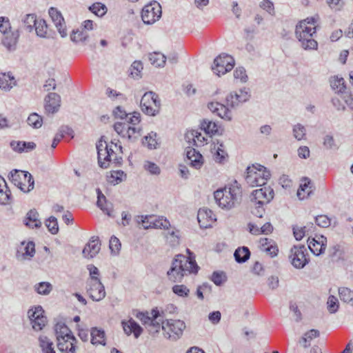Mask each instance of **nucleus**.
<instances>
[{"label": "nucleus", "mask_w": 353, "mask_h": 353, "mask_svg": "<svg viewBox=\"0 0 353 353\" xmlns=\"http://www.w3.org/2000/svg\"><path fill=\"white\" fill-rule=\"evenodd\" d=\"M136 317L147 327L149 323L152 322V315H151V313L149 314L148 312H138L136 314Z\"/></svg>", "instance_id": "nucleus-59"}, {"label": "nucleus", "mask_w": 353, "mask_h": 353, "mask_svg": "<svg viewBox=\"0 0 353 353\" xmlns=\"http://www.w3.org/2000/svg\"><path fill=\"white\" fill-rule=\"evenodd\" d=\"M97 149L98 163L101 168H106L112 161H114L115 163L117 161L114 150L109 148L105 141H103L101 139L97 144Z\"/></svg>", "instance_id": "nucleus-7"}, {"label": "nucleus", "mask_w": 353, "mask_h": 353, "mask_svg": "<svg viewBox=\"0 0 353 353\" xmlns=\"http://www.w3.org/2000/svg\"><path fill=\"white\" fill-rule=\"evenodd\" d=\"M10 179L21 191L29 192L34 188V181L30 173L14 170L10 172Z\"/></svg>", "instance_id": "nucleus-5"}, {"label": "nucleus", "mask_w": 353, "mask_h": 353, "mask_svg": "<svg viewBox=\"0 0 353 353\" xmlns=\"http://www.w3.org/2000/svg\"><path fill=\"white\" fill-rule=\"evenodd\" d=\"M87 292L94 301H100L105 296V288L97 276H92L88 280Z\"/></svg>", "instance_id": "nucleus-11"}, {"label": "nucleus", "mask_w": 353, "mask_h": 353, "mask_svg": "<svg viewBox=\"0 0 353 353\" xmlns=\"http://www.w3.org/2000/svg\"><path fill=\"white\" fill-rule=\"evenodd\" d=\"M223 145L221 143L216 149L214 158L215 161L223 163L228 157L227 152L223 149Z\"/></svg>", "instance_id": "nucleus-54"}, {"label": "nucleus", "mask_w": 353, "mask_h": 353, "mask_svg": "<svg viewBox=\"0 0 353 353\" xmlns=\"http://www.w3.org/2000/svg\"><path fill=\"white\" fill-rule=\"evenodd\" d=\"M149 59L152 65L157 67H163L165 63L166 57L160 52H153L150 54Z\"/></svg>", "instance_id": "nucleus-37"}, {"label": "nucleus", "mask_w": 353, "mask_h": 353, "mask_svg": "<svg viewBox=\"0 0 353 353\" xmlns=\"http://www.w3.org/2000/svg\"><path fill=\"white\" fill-rule=\"evenodd\" d=\"M19 36V34L17 30L6 33L3 34L1 38L2 44L9 50H14Z\"/></svg>", "instance_id": "nucleus-23"}, {"label": "nucleus", "mask_w": 353, "mask_h": 353, "mask_svg": "<svg viewBox=\"0 0 353 353\" xmlns=\"http://www.w3.org/2000/svg\"><path fill=\"white\" fill-rule=\"evenodd\" d=\"M123 172L121 170L113 171L111 172L109 181L112 183H119L122 181Z\"/></svg>", "instance_id": "nucleus-64"}, {"label": "nucleus", "mask_w": 353, "mask_h": 353, "mask_svg": "<svg viewBox=\"0 0 353 353\" xmlns=\"http://www.w3.org/2000/svg\"><path fill=\"white\" fill-rule=\"evenodd\" d=\"M185 324L181 320H166L162 322V330L165 332V337L176 340L183 334L185 328Z\"/></svg>", "instance_id": "nucleus-8"}, {"label": "nucleus", "mask_w": 353, "mask_h": 353, "mask_svg": "<svg viewBox=\"0 0 353 353\" xmlns=\"http://www.w3.org/2000/svg\"><path fill=\"white\" fill-rule=\"evenodd\" d=\"M323 145L327 150H334L337 148V145L333 136L327 134L323 137Z\"/></svg>", "instance_id": "nucleus-53"}, {"label": "nucleus", "mask_w": 353, "mask_h": 353, "mask_svg": "<svg viewBox=\"0 0 353 353\" xmlns=\"http://www.w3.org/2000/svg\"><path fill=\"white\" fill-rule=\"evenodd\" d=\"M187 252L190 254L188 257L178 254L173 260L171 268L167 272L168 279L172 282H181L185 276L197 273L199 266L194 257L192 256V253L189 249H187Z\"/></svg>", "instance_id": "nucleus-1"}, {"label": "nucleus", "mask_w": 353, "mask_h": 353, "mask_svg": "<svg viewBox=\"0 0 353 353\" xmlns=\"http://www.w3.org/2000/svg\"><path fill=\"white\" fill-rule=\"evenodd\" d=\"M101 243L98 236H92L84 247L82 254L85 258H93L100 251Z\"/></svg>", "instance_id": "nucleus-17"}, {"label": "nucleus", "mask_w": 353, "mask_h": 353, "mask_svg": "<svg viewBox=\"0 0 353 353\" xmlns=\"http://www.w3.org/2000/svg\"><path fill=\"white\" fill-rule=\"evenodd\" d=\"M13 31L11 28L10 21L8 18L0 17V32L2 34Z\"/></svg>", "instance_id": "nucleus-55"}, {"label": "nucleus", "mask_w": 353, "mask_h": 353, "mask_svg": "<svg viewBox=\"0 0 353 353\" xmlns=\"http://www.w3.org/2000/svg\"><path fill=\"white\" fill-rule=\"evenodd\" d=\"M305 127L301 124H296L293 128V135L294 138L299 141L305 139Z\"/></svg>", "instance_id": "nucleus-44"}, {"label": "nucleus", "mask_w": 353, "mask_h": 353, "mask_svg": "<svg viewBox=\"0 0 353 353\" xmlns=\"http://www.w3.org/2000/svg\"><path fill=\"white\" fill-rule=\"evenodd\" d=\"M16 85L14 77L10 73H2L0 74V88L5 90H10Z\"/></svg>", "instance_id": "nucleus-31"}, {"label": "nucleus", "mask_w": 353, "mask_h": 353, "mask_svg": "<svg viewBox=\"0 0 353 353\" xmlns=\"http://www.w3.org/2000/svg\"><path fill=\"white\" fill-rule=\"evenodd\" d=\"M23 256L24 259H30L32 257L35 253L34 243L32 241L28 242L23 248Z\"/></svg>", "instance_id": "nucleus-52"}, {"label": "nucleus", "mask_w": 353, "mask_h": 353, "mask_svg": "<svg viewBox=\"0 0 353 353\" xmlns=\"http://www.w3.org/2000/svg\"><path fill=\"white\" fill-rule=\"evenodd\" d=\"M91 343L93 345H105V334L103 330L93 327L90 332Z\"/></svg>", "instance_id": "nucleus-30"}, {"label": "nucleus", "mask_w": 353, "mask_h": 353, "mask_svg": "<svg viewBox=\"0 0 353 353\" xmlns=\"http://www.w3.org/2000/svg\"><path fill=\"white\" fill-rule=\"evenodd\" d=\"M234 65V60L232 57L221 54L214 60V65L212 67L213 72L218 76L224 74L230 71Z\"/></svg>", "instance_id": "nucleus-10"}, {"label": "nucleus", "mask_w": 353, "mask_h": 353, "mask_svg": "<svg viewBox=\"0 0 353 353\" xmlns=\"http://www.w3.org/2000/svg\"><path fill=\"white\" fill-rule=\"evenodd\" d=\"M46 225L52 234H56L59 232L58 222L54 216L49 217L46 222Z\"/></svg>", "instance_id": "nucleus-47"}, {"label": "nucleus", "mask_w": 353, "mask_h": 353, "mask_svg": "<svg viewBox=\"0 0 353 353\" xmlns=\"http://www.w3.org/2000/svg\"><path fill=\"white\" fill-rule=\"evenodd\" d=\"M313 227V223H310L307 226L299 227L297 225H294L292 228L293 234L295 239L297 241L301 240L304 236L309 232V230Z\"/></svg>", "instance_id": "nucleus-36"}, {"label": "nucleus", "mask_w": 353, "mask_h": 353, "mask_svg": "<svg viewBox=\"0 0 353 353\" xmlns=\"http://www.w3.org/2000/svg\"><path fill=\"white\" fill-rule=\"evenodd\" d=\"M270 176V171L267 170L264 166L261 165H258L257 167L253 165L247 168L245 181L252 187L263 186L266 184Z\"/></svg>", "instance_id": "nucleus-4"}, {"label": "nucleus", "mask_w": 353, "mask_h": 353, "mask_svg": "<svg viewBox=\"0 0 353 353\" xmlns=\"http://www.w3.org/2000/svg\"><path fill=\"white\" fill-rule=\"evenodd\" d=\"M330 82L332 88L336 92H343L345 89L343 78L334 77L330 79Z\"/></svg>", "instance_id": "nucleus-38"}, {"label": "nucleus", "mask_w": 353, "mask_h": 353, "mask_svg": "<svg viewBox=\"0 0 353 353\" xmlns=\"http://www.w3.org/2000/svg\"><path fill=\"white\" fill-rule=\"evenodd\" d=\"M143 65L141 61H135L131 65V75L133 77H139L140 73L143 70Z\"/></svg>", "instance_id": "nucleus-58"}, {"label": "nucleus", "mask_w": 353, "mask_h": 353, "mask_svg": "<svg viewBox=\"0 0 353 353\" xmlns=\"http://www.w3.org/2000/svg\"><path fill=\"white\" fill-rule=\"evenodd\" d=\"M54 331L57 341L59 339H61L62 338L70 339V336L73 335L68 326L63 323H57L55 325Z\"/></svg>", "instance_id": "nucleus-33"}, {"label": "nucleus", "mask_w": 353, "mask_h": 353, "mask_svg": "<svg viewBox=\"0 0 353 353\" xmlns=\"http://www.w3.org/2000/svg\"><path fill=\"white\" fill-rule=\"evenodd\" d=\"M201 128L209 134H214L218 131L216 124L214 122L207 119H204L201 123Z\"/></svg>", "instance_id": "nucleus-43"}, {"label": "nucleus", "mask_w": 353, "mask_h": 353, "mask_svg": "<svg viewBox=\"0 0 353 353\" xmlns=\"http://www.w3.org/2000/svg\"><path fill=\"white\" fill-rule=\"evenodd\" d=\"M27 122L33 128L37 129L41 127L43 123L42 117L37 113H32L29 115Z\"/></svg>", "instance_id": "nucleus-40"}, {"label": "nucleus", "mask_w": 353, "mask_h": 353, "mask_svg": "<svg viewBox=\"0 0 353 353\" xmlns=\"http://www.w3.org/2000/svg\"><path fill=\"white\" fill-rule=\"evenodd\" d=\"M339 294L341 301L353 305V290L347 288H340Z\"/></svg>", "instance_id": "nucleus-39"}, {"label": "nucleus", "mask_w": 353, "mask_h": 353, "mask_svg": "<svg viewBox=\"0 0 353 353\" xmlns=\"http://www.w3.org/2000/svg\"><path fill=\"white\" fill-rule=\"evenodd\" d=\"M316 225L321 228H327L330 226L331 221L326 215H319L315 218Z\"/></svg>", "instance_id": "nucleus-62"}, {"label": "nucleus", "mask_w": 353, "mask_h": 353, "mask_svg": "<svg viewBox=\"0 0 353 353\" xmlns=\"http://www.w3.org/2000/svg\"><path fill=\"white\" fill-rule=\"evenodd\" d=\"M70 39L76 43L86 44L88 39V33L83 30H73L70 34Z\"/></svg>", "instance_id": "nucleus-34"}, {"label": "nucleus", "mask_w": 353, "mask_h": 353, "mask_svg": "<svg viewBox=\"0 0 353 353\" xmlns=\"http://www.w3.org/2000/svg\"><path fill=\"white\" fill-rule=\"evenodd\" d=\"M198 222L201 228H208L212 226V223L216 221L215 215L212 211L203 208L200 209L197 214Z\"/></svg>", "instance_id": "nucleus-16"}, {"label": "nucleus", "mask_w": 353, "mask_h": 353, "mask_svg": "<svg viewBox=\"0 0 353 353\" xmlns=\"http://www.w3.org/2000/svg\"><path fill=\"white\" fill-rule=\"evenodd\" d=\"M122 325L125 333L128 335L133 333L135 338H138L143 331L141 326L133 319H130L128 322H122Z\"/></svg>", "instance_id": "nucleus-25"}, {"label": "nucleus", "mask_w": 353, "mask_h": 353, "mask_svg": "<svg viewBox=\"0 0 353 353\" xmlns=\"http://www.w3.org/2000/svg\"><path fill=\"white\" fill-rule=\"evenodd\" d=\"M311 181L307 178H304L302 183L300 185L297 191V196L300 200H303L310 195L312 192V187L310 185Z\"/></svg>", "instance_id": "nucleus-28"}, {"label": "nucleus", "mask_w": 353, "mask_h": 353, "mask_svg": "<svg viewBox=\"0 0 353 353\" xmlns=\"http://www.w3.org/2000/svg\"><path fill=\"white\" fill-rule=\"evenodd\" d=\"M161 13L160 4L154 1L144 6L141 12V18L144 23L152 24L159 19Z\"/></svg>", "instance_id": "nucleus-12"}, {"label": "nucleus", "mask_w": 353, "mask_h": 353, "mask_svg": "<svg viewBox=\"0 0 353 353\" xmlns=\"http://www.w3.org/2000/svg\"><path fill=\"white\" fill-rule=\"evenodd\" d=\"M47 321L46 317L43 314L40 316L38 319L31 322L32 328L36 331H40L46 325Z\"/></svg>", "instance_id": "nucleus-61"}, {"label": "nucleus", "mask_w": 353, "mask_h": 353, "mask_svg": "<svg viewBox=\"0 0 353 353\" xmlns=\"http://www.w3.org/2000/svg\"><path fill=\"white\" fill-rule=\"evenodd\" d=\"M208 106L210 111L216 114L221 119L226 121L232 120L231 111L225 105L218 102H211L208 103Z\"/></svg>", "instance_id": "nucleus-19"}, {"label": "nucleus", "mask_w": 353, "mask_h": 353, "mask_svg": "<svg viewBox=\"0 0 353 353\" xmlns=\"http://www.w3.org/2000/svg\"><path fill=\"white\" fill-rule=\"evenodd\" d=\"M109 248L112 253L114 254H117L121 248V243L119 239L116 236H112L110 240Z\"/></svg>", "instance_id": "nucleus-60"}, {"label": "nucleus", "mask_w": 353, "mask_h": 353, "mask_svg": "<svg viewBox=\"0 0 353 353\" xmlns=\"http://www.w3.org/2000/svg\"><path fill=\"white\" fill-rule=\"evenodd\" d=\"M172 292L179 296L187 297L190 290L184 285H175L172 287Z\"/></svg>", "instance_id": "nucleus-51"}, {"label": "nucleus", "mask_w": 353, "mask_h": 353, "mask_svg": "<svg viewBox=\"0 0 353 353\" xmlns=\"http://www.w3.org/2000/svg\"><path fill=\"white\" fill-rule=\"evenodd\" d=\"M38 340L41 353H56L54 343L48 336L41 335Z\"/></svg>", "instance_id": "nucleus-29"}, {"label": "nucleus", "mask_w": 353, "mask_h": 353, "mask_svg": "<svg viewBox=\"0 0 353 353\" xmlns=\"http://www.w3.org/2000/svg\"><path fill=\"white\" fill-rule=\"evenodd\" d=\"M89 10L98 17L103 16L107 12L105 6L101 3H95L92 4L89 8Z\"/></svg>", "instance_id": "nucleus-42"}, {"label": "nucleus", "mask_w": 353, "mask_h": 353, "mask_svg": "<svg viewBox=\"0 0 353 353\" xmlns=\"http://www.w3.org/2000/svg\"><path fill=\"white\" fill-rule=\"evenodd\" d=\"M47 24L43 19L38 20L34 27L37 34L41 37H45L47 33Z\"/></svg>", "instance_id": "nucleus-48"}, {"label": "nucleus", "mask_w": 353, "mask_h": 353, "mask_svg": "<svg viewBox=\"0 0 353 353\" xmlns=\"http://www.w3.org/2000/svg\"><path fill=\"white\" fill-rule=\"evenodd\" d=\"M327 308L331 313H334L339 308V301L336 297L330 295L327 300Z\"/></svg>", "instance_id": "nucleus-56"}, {"label": "nucleus", "mask_w": 353, "mask_h": 353, "mask_svg": "<svg viewBox=\"0 0 353 353\" xmlns=\"http://www.w3.org/2000/svg\"><path fill=\"white\" fill-rule=\"evenodd\" d=\"M161 102L158 96L153 92H145L141 100L142 111L149 115L154 116L159 113Z\"/></svg>", "instance_id": "nucleus-6"}, {"label": "nucleus", "mask_w": 353, "mask_h": 353, "mask_svg": "<svg viewBox=\"0 0 353 353\" xmlns=\"http://www.w3.org/2000/svg\"><path fill=\"white\" fill-rule=\"evenodd\" d=\"M250 252L247 247L239 248L234 253L235 260L238 263L245 262L250 258Z\"/></svg>", "instance_id": "nucleus-35"}, {"label": "nucleus", "mask_w": 353, "mask_h": 353, "mask_svg": "<svg viewBox=\"0 0 353 353\" xmlns=\"http://www.w3.org/2000/svg\"><path fill=\"white\" fill-rule=\"evenodd\" d=\"M250 97V94L248 90L244 88L240 90L239 93L231 92L226 97V103L228 105H230L231 107H236L240 103L248 101Z\"/></svg>", "instance_id": "nucleus-14"}, {"label": "nucleus", "mask_w": 353, "mask_h": 353, "mask_svg": "<svg viewBox=\"0 0 353 353\" xmlns=\"http://www.w3.org/2000/svg\"><path fill=\"white\" fill-rule=\"evenodd\" d=\"M151 315H152V322L149 323L147 328L150 332H158L160 328H162V322L163 321L160 318L161 315L157 309H153L151 312Z\"/></svg>", "instance_id": "nucleus-26"}, {"label": "nucleus", "mask_w": 353, "mask_h": 353, "mask_svg": "<svg viewBox=\"0 0 353 353\" xmlns=\"http://www.w3.org/2000/svg\"><path fill=\"white\" fill-rule=\"evenodd\" d=\"M157 133L151 132L144 137L143 144L147 145L150 149L156 148L157 141L156 140Z\"/></svg>", "instance_id": "nucleus-41"}, {"label": "nucleus", "mask_w": 353, "mask_h": 353, "mask_svg": "<svg viewBox=\"0 0 353 353\" xmlns=\"http://www.w3.org/2000/svg\"><path fill=\"white\" fill-rule=\"evenodd\" d=\"M37 21L34 14H27L23 20V24L26 30L30 32L35 27Z\"/></svg>", "instance_id": "nucleus-46"}, {"label": "nucleus", "mask_w": 353, "mask_h": 353, "mask_svg": "<svg viewBox=\"0 0 353 353\" xmlns=\"http://www.w3.org/2000/svg\"><path fill=\"white\" fill-rule=\"evenodd\" d=\"M48 12L58 32L62 37H65L67 35V31L61 13L57 8L52 7L49 9Z\"/></svg>", "instance_id": "nucleus-15"}, {"label": "nucleus", "mask_w": 353, "mask_h": 353, "mask_svg": "<svg viewBox=\"0 0 353 353\" xmlns=\"http://www.w3.org/2000/svg\"><path fill=\"white\" fill-rule=\"evenodd\" d=\"M76 343L77 339L72 335L70 336V339L62 338L61 339H59L57 341V347L62 353H75Z\"/></svg>", "instance_id": "nucleus-20"}, {"label": "nucleus", "mask_w": 353, "mask_h": 353, "mask_svg": "<svg viewBox=\"0 0 353 353\" xmlns=\"http://www.w3.org/2000/svg\"><path fill=\"white\" fill-rule=\"evenodd\" d=\"M145 169L152 174H159L161 170L159 167L154 163L146 161L144 164Z\"/></svg>", "instance_id": "nucleus-63"}, {"label": "nucleus", "mask_w": 353, "mask_h": 353, "mask_svg": "<svg viewBox=\"0 0 353 353\" xmlns=\"http://www.w3.org/2000/svg\"><path fill=\"white\" fill-rule=\"evenodd\" d=\"M248 228L250 233L258 235L261 234H270L273 230V227L270 223L267 222L261 225L259 224H254L252 223H250L248 224Z\"/></svg>", "instance_id": "nucleus-24"}, {"label": "nucleus", "mask_w": 353, "mask_h": 353, "mask_svg": "<svg viewBox=\"0 0 353 353\" xmlns=\"http://www.w3.org/2000/svg\"><path fill=\"white\" fill-rule=\"evenodd\" d=\"M165 236L167 242L170 245V246L174 247L179 244V237L174 231L168 230L167 233L165 234Z\"/></svg>", "instance_id": "nucleus-49"}, {"label": "nucleus", "mask_w": 353, "mask_h": 353, "mask_svg": "<svg viewBox=\"0 0 353 353\" xmlns=\"http://www.w3.org/2000/svg\"><path fill=\"white\" fill-rule=\"evenodd\" d=\"M307 243L308 248L310 250V251L314 254L318 256L323 253V252L325 249L326 238L323 236L319 237L318 240L314 238L312 239L309 238L307 240Z\"/></svg>", "instance_id": "nucleus-21"}, {"label": "nucleus", "mask_w": 353, "mask_h": 353, "mask_svg": "<svg viewBox=\"0 0 353 353\" xmlns=\"http://www.w3.org/2000/svg\"><path fill=\"white\" fill-rule=\"evenodd\" d=\"M307 248L305 245H294L290 250L289 259L291 264L296 269L303 268L309 262L306 257Z\"/></svg>", "instance_id": "nucleus-9"}, {"label": "nucleus", "mask_w": 353, "mask_h": 353, "mask_svg": "<svg viewBox=\"0 0 353 353\" xmlns=\"http://www.w3.org/2000/svg\"><path fill=\"white\" fill-rule=\"evenodd\" d=\"M11 193L5 179L0 176V203L8 204L10 200Z\"/></svg>", "instance_id": "nucleus-32"}, {"label": "nucleus", "mask_w": 353, "mask_h": 353, "mask_svg": "<svg viewBox=\"0 0 353 353\" xmlns=\"http://www.w3.org/2000/svg\"><path fill=\"white\" fill-rule=\"evenodd\" d=\"M274 197V191L270 187L264 186L254 190L251 195V203L253 205H263L268 203Z\"/></svg>", "instance_id": "nucleus-13"}, {"label": "nucleus", "mask_w": 353, "mask_h": 353, "mask_svg": "<svg viewBox=\"0 0 353 353\" xmlns=\"http://www.w3.org/2000/svg\"><path fill=\"white\" fill-rule=\"evenodd\" d=\"M35 290L40 294H48L52 290V285L48 282H41L35 285Z\"/></svg>", "instance_id": "nucleus-50"}, {"label": "nucleus", "mask_w": 353, "mask_h": 353, "mask_svg": "<svg viewBox=\"0 0 353 353\" xmlns=\"http://www.w3.org/2000/svg\"><path fill=\"white\" fill-rule=\"evenodd\" d=\"M186 157L190 161V165L196 169H199L203 164L202 155L194 148H188Z\"/></svg>", "instance_id": "nucleus-22"}, {"label": "nucleus", "mask_w": 353, "mask_h": 353, "mask_svg": "<svg viewBox=\"0 0 353 353\" xmlns=\"http://www.w3.org/2000/svg\"><path fill=\"white\" fill-rule=\"evenodd\" d=\"M24 223L29 228H40L41 222L39 219V213L36 210H30L26 214Z\"/></svg>", "instance_id": "nucleus-27"}, {"label": "nucleus", "mask_w": 353, "mask_h": 353, "mask_svg": "<svg viewBox=\"0 0 353 353\" xmlns=\"http://www.w3.org/2000/svg\"><path fill=\"white\" fill-rule=\"evenodd\" d=\"M153 221L152 228H163L168 230L170 225V222L166 219H163V217L157 218V216H154Z\"/></svg>", "instance_id": "nucleus-45"}, {"label": "nucleus", "mask_w": 353, "mask_h": 353, "mask_svg": "<svg viewBox=\"0 0 353 353\" xmlns=\"http://www.w3.org/2000/svg\"><path fill=\"white\" fill-rule=\"evenodd\" d=\"M61 97L54 92L50 93L45 99V110L48 114H54L59 110Z\"/></svg>", "instance_id": "nucleus-18"}, {"label": "nucleus", "mask_w": 353, "mask_h": 353, "mask_svg": "<svg viewBox=\"0 0 353 353\" xmlns=\"http://www.w3.org/2000/svg\"><path fill=\"white\" fill-rule=\"evenodd\" d=\"M316 22L314 17L307 18L301 21L296 27V37L305 50H315L318 46L317 42L312 38L316 32Z\"/></svg>", "instance_id": "nucleus-2"}, {"label": "nucleus", "mask_w": 353, "mask_h": 353, "mask_svg": "<svg viewBox=\"0 0 353 353\" xmlns=\"http://www.w3.org/2000/svg\"><path fill=\"white\" fill-rule=\"evenodd\" d=\"M241 191L236 185L217 190L214 193L216 203L223 209L230 210L239 203Z\"/></svg>", "instance_id": "nucleus-3"}, {"label": "nucleus", "mask_w": 353, "mask_h": 353, "mask_svg": "<svg viewBox=\"0 0 353 353\" xmlns=\"http://www.w3.org/2000/svg\"><path fill=\"white\" fill-rule=\"evenodd\" d=\"M43 312L44 311L42 307L41 306H38L35 307L34 310H29L28 314L30 321L32 322L41 316L43 314Z\"/></svg>", "instance_id": "nucleus-57"}]
</instances>
